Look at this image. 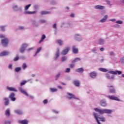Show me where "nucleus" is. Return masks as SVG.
<instances>
[{"label": "nucleus", "instance_id": "nucleus-58", "mask_svg": "<svg viewBox=\"0 0 124 124\" xmlns=\"http://www.w3.org/2000/svg\"><path fill=\"white\" fill-rule=\"evenodd\" d=\"M19 30H24V27H19Z\"/></svg>", "mask_w": 124, "mask_h": 124}, {"label": "nucleus", "instance_id": "nucleus-14", "mask_svg": "<svg viewBox=\"0 0 124 124\" xmlns=\"http://www.w3.org/2000/svg\"><path fill=\"white\" fill-rule=\"evenodd\" d=\"M15 113L17 114V115H22V114H23V111L20 109H16L15 110Z\"/></svg>", "mask_w": 124, "mask_h": 124}, {"label": "nucleus", "instance_id": "nucleus-51", "mask_svg": "<svg viewBox=\"0 0 124 124\" xmlns=\"http://www.w3.org/2000/svg\"><path fill=\"white\" fill-rule=\"evenodd\" d=\"M40 22L41 23H46V20H45L44 19H41V20H40Z\"/></svg>", "mask_w": 124, "mask_h": 124}, {"label": "nucleus", "instance_id": "nucleus-5", "mask_svg": "<svg viewBox=\"0 0 124 124\" xmlns=\"http://www.w3.org/2000/svg\"><path fill=\"white\" fill-rule=\"evenodd\" d=\"M109 73H110V74H113V75H117V74H118V75H121L123 72L121 71L116 70V71H110Z\"/></svg>", "mask_w": 124, "mask_h": 124}, {"label": "nucleus", "instance_id": "nucleus-8", "mask_svg": "<svg viewBox=\"0 0 124 124\" xmlns=\"http://www.w3.org/2000/svg\"><path fill=\"white\" fill-rule=\"evenodd\" d=\"M19 91L21 93H23L25 95H26V96H29V94H28V93L25 91V90L23 89L22 88H19Z\"/></svg>", "mask_w": 124, "mask_h": 124}, {"label": "nucleus", "instance_id": "nucleus-7", "mask_svg": "<svg viewBox=\"0 0 124 124\" xmlns=\"http://www.w3.org/2000/svg\"><path fill=\"white\" fill-rule=\"evenodd\" d=\"M19 91L21 93H23L25 95H26V96H29V94H28V93L25 91V90L23 89L22 88H19Z\"/></svg>", "mask_w": 124, "mask_h": 124}, {"label": "nucleus", "instance_id": "nucleus-59", "mask_svg": "<svg viewBox=\"0 0 124 124\" xmlns=\"http://www.w3.org/2000/svg\"><path fill=\"white\" fill-rule=\"evenodd\" d=\"M110 55L111 56H114V52H110Z\"/></svg>", "mask_w": 124, "mask_h": 124}, {"label": "nucleus", "instance_id": "nucleus-36", "mask_svg": "<svg viewBox=\"0 0 124 124\" xmlns=\"http://www.w3.org/2000/svg\"><path fill=\"white\" fill-rule=\"evenodd\" d=\"M21 67H16L15 69V71L16 72H19L21 70Z\"/></svg>", "mask_w": 124, "mask_h": 124}, {"label": "nucleus", "instance_id": "nucleus-62", "mask_svg": "<svg viewBox=\"0 0 124 124\" xmlns=\"http://www.w3.org/2000/svg\"><path fill=\"white\" fill-rule=\"evenodd\" d=\"M62 85H63V86H65V83L63 82H61Z\"/></svg>", "mask_w": 124, "mask_h": 124}, {"label": "nucleus", "instance_id": "nucleus-63", "mask_svg": "<svg viewBox=\"0 0 124 124\" xmlns=\"http://www.w3.org/2000/svg\"><path fill=\"white\" fill-rule=\"evenodd\" d=\"M58 88H59V89H62V86H59L58 87Z\"/></svg>", "mask_w": 124, "mask_h": 124}, {"label": "nucleus", "instance_id": "nucleus-48", "mask_svg": "<svg viewBox=\"0 0 124 124\" xmlns=\"http://www.w3.org/2000/svg\"><path fill=\"white\" fill-rule=\"evenodd\" d=\"M0 29H1V31H4L5 30H4V28L5 27L4 26H0Z\"/></svg>", "mask_w": 124, "mask_h": 124}, {"label": "nucleus", "instance_id": "nucleus-6", "mask_svg": "<svg viewBox=\"0 0 124 124\" xmlns=\"http://www.w3.org/2000/svg\"><path fill=\"white\" fill-rule=\"evenodd\" d=\"M15 93H12L9 96V98L11 99V101H15L16 100V98L15 97Z\"/></svg>", "mask_w": 124, "mask_h": 124}, {"label": "nucleus", "instance_id": "nucleus-60", "mask_svg": "<svg viewBox=\"0 0 124 124\" xmlns=\"http://www.w3.org/2000/svg\"><path fill=\"white\" fill-rule=\"evenodd\" d=\"M70 17H72V18H73V17H74V15L73 14H71Z\"/></svg>", "mask_w": 124, "mask_h": 124}, {"label": "nucleus", "instance_id": "nucleus-57", "mask_svg": "<svg viewBox=\"0 0 124 124\" xmlns=\"http://www.w3.org/2000/svg\"><path fill=\"white\" fill-rule=\"evenodd\" d=\"M100 51H101V52H103V51H104V48L102 47L100 48Z\"/></svg>", "mask_w": 124, "mask_h": 124}, {"label": "nucleus", "instance_id": "nucleus-16", "mask_svg": "<svg viewBox=\"0 0 124 124\" xmlns=\"http://www.w3.org/2000/svg\"><path fill=\"white\" fill-rule=\"evenodd\" d=\"M18 123L21 124H28L29 123V121L27 120H24L22 121H18Z\"/></svg>", "mask_w": 124, "mask_h": 124}, {"label": "nucleus", "instance_id": "nucleus-41", "mask_svg": "<svg viewBox=\"0 0 124 124\" xmlns=\"http://www.w3.org/2000/svg\"><path fill=\"white\" fill-rule=\"evenodd\" d=\"M26 83H27V81L25 80L24 81H22L20 83V86H24V85H25L26 84Z\"/></svg>", "mask_w": 124, "mask_h": 124}, {"label": "nucleus", "instance_id": "nucleus-55", "mask_svg": "<svg viewBox=\"0 0 124 124\" xmlns=\"http://www.w3.org/2000/svg\"><path fill=\"white\" fill-rule=\"evenodd\" d=\"M8 68H10L11 69H12V64H10L8 66Z\"/></svg>", "mask_w": 124, "mask_h": 124}, {"label": "nucleus", "instance_id": "nucleus-53", "mask_svg": "<svg viewBox=\"0 0 124 124\" xmlns=\"http://www.w3.org/2000/svg\"><path fill=\"white\" fill-rule=\"evenodd\" d=\"M11 124V122H10V121H6L4 122V124Z\"/></svg>", "mask_w": 124, "mask_h": 124}, {"label": "nucleus", "instance_id": "nucleus-38", "mask_svg": "<svg viewBox=\"0 0 124 124\" xmlns=\"http://www.w3.org/2000/svg\"><path fill=\"white\" fill-rule=\"evenodd\" d=\"M40 51H41V47H39L37 49V51L35 53V56H36V55H37L39 53V52H40Z\"/></svg>", "mask_w": 124, "mask_h": 124}, {"label": "nucleus", "instance_id": "nucleus-47", "mask_svg": "<svg viewBox=\"0 0 124 124\" xmlns=\"http://www.w3.org/2000/svg\"><path fill=\"white\" fill-rule=\"evenodd\" d=\"M65 61H66V57H63L62 58V62H64Z\"/></svg>", "mask_w": 124, "mask_h": 124}, {"label": "nucleus", "instance_id": "nucleus-26", "mask_svg": "<svg viewBox=\"0 0 124 124\" xmlns=\"http://www.w3.org/2000/svg\"><path fill=\"white\" fill-rule=\"evenodd\" d=\"M73 52L74 54H77L78 52V49L75 47V46H73Z\"/></svg>", "mask_w": 124, "mask_h": 124}, {"label": "nucleus", "instance_id": "nucleus-31", "mask_svg": "<svg viewBox=\"0 0 124 124\" xmlns=\"http://www.w3.org/2000/svg\"><path fill=\"white\" fill-rule=\"evenodd\" d=\"M99 70H100V71H102V72H107L108 71V70L103 68H100Z\"/></svg>", "mask_w": 124, "mask_h": 124}, {"label": "nucleus", "instance_id": "nucleus-56", "mask_svg": "<svg viewBox=\"0 0 124 124\" xmlns=\"http://www.w3.org/2000/svg\"><path fill=\"white\" fill-rule=\"evenodd\" d=\"M106 2L108 3V4H109L110 5V1L107 0Z\"/></svg>", "mask_w": 124, "mask_h": 124}, {"label": "nucleus", "instance_id": "nucleus-35", "mask_svg": "<svg viewBox=\"0 0 124 124\" xmlns=\"http://www.w3.org/2000/svg\"><path fill=\"white\" fill-rule=\"evenodd\" d=\"M31 4H29L25 6L24 7L25 10H28V9H29V8H30V7H31Z\"/></svg>", "mask_w": 124, "mask_h": 124}, {"label": "nucleus", "instance_id": "nucleus-9", "mask_svg": "<svg viewBox=\"0 0 124 124\" xmlns=\"http://www.w3.org/2000/svg\"><path fill=\"white\" fill-rule=\"evenodd\" d=\"M3 100L4 101V104L5 106H7L9 105V99L8 98L4 97Z\"/></svg>", "mask_w": 124, "mask_h": 124}, {"label": "nucleus", "instance_id": "nucleus-12", "mask_svg": "<svg viewBox=\"0 0 124 124\" xmlns=\"http://www.w3.org/2000/svg\"><path fill=\"white\" fill-rule=\"evenodd\" d=\"M70 49V48L68 47V48H66L65 49L63 50L62 52V55H66V54H67V53H68V52L69 51Z\"/></svg>", "mask_w": 124, "mask_h": 124}, {"label": "nucleus", "instance_id": "nucleus-19", "mask_svg": "<svg viewBox=\"0 0 124 124\" xmlns=\"http://www.w3.org/2000/svg\"><path fill=\"white\" fill-rule=\"evenodd\" d=\"M106 78L108 79H110V80H113V79H114V78H115V76H110V75L109 74H107L106 75Z\"/></svg>", "mask_w": 124, "mask_h": 124}, {"label": "nucleus", "instance_id": "nucleus-49", "mask_svg": "<svg viewBox=\"0 0 124 124\" xmlns=\"http://www.w3.org/2000/svg\"><path fill=\"white\" fill-rule=\"evenodd\" d=\"M61 75V74L59 73L58 75H56V80H58V79H59V77H60Z\"/></svg>", "mask_w": 124, "mask_h": 124}, {"label": "nucleus", "instance_id": "nucleus-42", "mask_svg": "<svg viewBox=\"0 0 124 124\" xmlns=\"http://www.w3.org/2000/svg\"><path fill=\"white\" fill-rule=\"evenodd\" d=\"M74 84L76 86V87H78V81L76 80L74 81Z\"/></svg>", "mask_w": 124, "mask_h": 124}, {"label": "nucleus", "instance_id": "nucleus-29", "mask_svg": "<svg viewBox=\"0 0 124 124\" xmlns=\"http://www.w3.org/2000/svg\"><path fill=\"white\" fill-rule=\"evenodd\" d=\"M101 106H103V107H106V106H107V104H106V102L101 101Z\"/></svg>", "mask_w": 124, "mask_h": 124}, {"label": "nucleus", "instance_id": "nucleus-40", "mask_svg": "<svg viewBox=\"0 0 124 124\" xmlns=\"http://www.w3.org/2000/svg\"><path fill=\"white\" fill-rule=\"evenodd\" d=\"M27 64H26V63H24L22 65L23 69L25 70L26 69V68H27Z\"/></svg>", "mask_w": 124, "mask_h": 124}, {"label": "nucleus", "instance_id": "nucleus-10", "mask_svg": "<svg viewBox=\"0 0 124 124\" xmlns=\"http://www.w3.org/2000/svg\"><path fill=\"white\" fill-rule=\"evenodd\" d=\"M95 9H99V10H102L104 9V6H101V5H97L95 6Z\"/></svg>", "mask_w": 124, "mask_h": 124}, {"label": "nucleus", "instance_id": "nucleus-23", "mask_svg": "<svg viewBox=\"0 0 124 124\" xmlns=\"http://www.w3.org/2000/svg\"><path fill=\"white\" fill-rule=\"evenodd\" d=\"M35 13H36V11H33V12L26 11L24 12V14H28V15L35 14Z\"/></svg>", "mask_w": 124, "mask_h": 124}, {"label": "nucleus", "instance_id": "nucleus-30", "mask_svg": "<svg viewBox=\"0 0 124 124\" xmlns=\"http://www.w3.org/2000/svg\"><path fill=\"white\" fill-rule=\"evenodd\" d=\"M49 13H50V12H49L48 11H43L41 12V14L42 15H45L46 14H49Z\"/></svg>", "mask_w": 124, "mask_h": 124}, {"label": "nucleus", "instance_id": "nucleus-18", "mask_svg": "<svg viewBox=\"0 0 124 124\" xmlns=\"http://www.w3.org/2000/svg\"><path fill=\"white\" fill-rule=\"evenodd\" d=\"M5 115L7 117H9L10 116V110H9V108H7L5 112Z\"/></svg>", "mask_w": 124, "mask_h": 124}, {"label": "nucleus", "instance_id": "nucleus-4", "mask_svg": "<svg viewBox=\"0 0 124 124\" xmlns=\"http://www.w3.org/2000/svg\"><path fill=\"white\" fill-rule=\"evenodd\" d=\"M108 97L111 100H116V101H120V99L116 96L108 95Z\"/></svg>", "mask_w": 124, "mask_h": 124}, {"label": "nucleus", "instance_id": "nucleus-15", "mask_svg": "<svg viewBox=\"0 0 124 124\" xmlns=\"http://www.w3.org/2000/svg\"><path fill=\"white\" fill-rule=\"evenodd\" d=\"M94 117L95 118L97 123L98 124H101L100 122H99V120H98V118L97 117V114L95 113H93Z\"/></svg>", "mask_w": 124, "mask_h": 124}, {"label": "nucleus", "instance_id": "nucleus-2", "mask_svg": "<svg viewBox=\"0 0 124 124\" xmlns=\"http://www.w3.org/2000/svg\"><path fill=\"white\" fill-rule=\"evenodd\" d=\"M0 38H4L1 40V42L3 47H6L8 44V39L5 38V36L2 34H0Z\"/></svg>", "mask_w": 124, "mask_h": 124}, {"label": "nucleus", "instance_id": "nucleus-27", "mask_svg": "<svg viewBox=\"0 0 124 124\" xmlns=\"http://www.w3.org/2000/svg\"><path fill=\"white\" fill-rule=\"evenodd\" d=\"M7 90L10 91L11 92H17V90L15 89V88L12 87H8Z\"/></svg>", "mask_w": 124, "mask_h": 124}, {"label": "nucleus", "instance_id": "nucleus-46", "mask_svg": "<svg viewBox=\"0 0 124 124\" xmlns=\"http://www.w3.org/2000/svg\"><path fill=\"white\" fill-rule=\"evenodd\" d=\"M69 67H70V68H74V64H70L69 65Z\"/></svg>", "mask_w": 124, "mask_h": 124}, {"label": "nucleus", "instance_id": "nucleus-33", "mask_svg": "<svg viewBox=\"0 0 124 124\" xmlns=\"http://www.w3.org/2000/svg\"><path fill=\"white\" fill-rule=\"evenodd\" d=\"M13 9L15 11H18V10H19V8H18L17 5H15L13 7Z\"/></svg>", "mask_w": 124, "mask_h": 124}, {"label": "nucleus", "instance_id": "nucleus-34", "mask_svg": "<svg viewBox=\"0 0 124 124\" xmlns=\"http://www.w3.org/2000/svg\"><path fill=\"white\" fill-rule=\"evenodd\" d=\"M78 72L79 73H83L84 72V68H79L78 69Z\"/></svg>", "mask_w": 124, "mask_h": 124}, {"label": "nucleus", "instance_id": "nucleus-45", "mask_svg": "<svg viewBox=\"0 0 124 124\" xmlns=\"http://www.w3.org/2000/svg\"><path fill=\"white\" fill-rule=\"evenodd\" d=\"M70 72V68H67L66 69L65 72L68 73Z\"/></svg>", "mask_w": 124, "mask_h": 124}, {"label": "nucleus", "instance_id": "nucleus-52", "mask_svg": "<svg viewBox=\"0 0 124 124\" xmlns=\"http://www.w3.org/2000/svg\"><path fill=\"white\" fill-rule=\"evenodd\" d=\"M121 62L122 63H124V58H122L121 59Z\"/></svg>", "mask_w": 124, "mask_h": 124}, {"label": "nucleus", "instance_id": "nucleus-50", "mask_svg": "<svg viewBox=\"0 0 124 124\" xmlns=\"http://www.w3.org/2000/svg\"><path fill=\"white\" fill-rule=\"evenodd\" d=\"M117 24H123V21H121V20H118L117 21H116Z\"/></svg>", "mask_w": 124, "mask_h": 124}, {"label": "nucleus", "instance_id": "nucleus-37", "mask_svg": "<svg viewBox=\"0 0 124 124\" xmlns=\"http://www.w3.org/2000/svg\"><path fill=\"white\" fill-rule=\"evenodd\" d=\"M50 90L52 93H55V92L58 91V89L55 88H50Z\"/></svg>", "mask_w": 124, "mask_h": 124}, {"label": "nucleus", "instance_id": "nucleus-13", "mask_svg": "<svg viewBox=\"0 0 124 124\" xmlns=\"http://www.w3.org/2000/svg\"><path fill=\"white\" fill-rule=\"evenodd\" d=\"M108 88H111L109 89V92L111 93H116V91L115 90V89H114V87L113 86H108Z\"/></svg>", "mask_w": 124, "mask_h": 124}, {"label": "nucleus", "instance_id": "nucleus-17", "mask_svg": "<svg viewBox=\"0 0 124 124\" xmlns=\"http://www.w3.org/2000/svg\"><path fill=\"white\" fill-rule=\"evenodd\" d=\"M9 53L7 51H3L0 53V57H2L3 56H7L8 55Z\"/></svg>", "mask_w": 124, "mask_h": 124}, {"label": "nucleus", "instance_id": "nucleus-64", "mask_svg": "<svg viewBox=\"0 0 124 124\" xmlns=\"http://www.w3.org/2000/svg\"><path fill=\"white\" fill-rule=\"evenodd\" d=\"M31 50H32V48H30L28 49V51H31Z\"/></svg>", "mask_w": 124, "mask_h": 124}, {"label": "nucleus", "instance_id": "nucleus-54", "mask_svg": "<svg viewBox=\"0 0 124 124\" xmlns=\"http://www.w3.org/2000/svg\"><path fill=\"white\" fill-rule=\"evenodd\" d=\"M53 28L54 29H57V24H54L53 25Z\"/></svg>", "mask_w": 124, "mask_h": 124}, {"label": "nucleus", "instance_id": "nucleus-32", "mask_svg": "<svg viewBox=\"0 0 124 124\" xmlns=\"http://www.w3.org/2000/svg\"><path fill=\"white\" fill-rule=\"evenodd\" d=\"M99 43L100 45H102L104 44V40L102 39H99Z\"/></svg>", "mask_w": 124, "mask_h": 124}, {"label": "nucleus", "instance_id": "nucleus-21", "mask_svg": "<svg viewBox=\"0 0 124 124\" xmlns=\"http://www.w3.org/2000/svg\"><path fill=\"white\" fill-rule=\"evenodd\" d=\"M46 38V36L45 35V34H43L42 36L41 39L40 40V41H39V44H40V43H41L42 42H43V40H44V39H45Z\"/></svg>", "mask_w": 124, "mask_h": 124}, {"label": "nucleus", "instance_id": "nucleus-22", "mask_svg": "<svg viewBox=\"0 0 124 124\" xmlns=\"http://www.w3.org/2000/svg\"><path fill=\"white\" fill-rule=\"evenodd\" d=\"M107 18H108V16L106 15L103 19L100 20L101 23H104L105 22H106V19H107Z\"/></svg>", "mask_w": 124, "mask_h": 124}, {"label": "nucleus", "instance_id": "nucleus-61", "mask_svg": "<svg viewBox=\"0 0 124 124\" xmlns=\"http://www.w3.org/2000/svg\"><path fill=\"white\" fill-rule=\"evenodd\" d=\"M110 21H111V22H115V21H116V19H111Z\"/></svg>", "mask_w": 124, "mask_h": 124}, {"label": "nucleus", "instance_id": "nucleus-28", "mask_svg": "<svg viewBox=\"0 0 124 124\" xmlns=\"http://www.w3.org/2000/svg\"><path fill=\"white\" fill-rule=\"evenodd\" d=\"M56 43L59 44L60 46H62V40H58L56 41Z\"/></svg>", "mask_w": 124, "mask_h": 124}, {"label": "nucleus", "instance_id": "nucleus-25", "mask_svg": "<svg viewBox=\"0 0 124 124\" xmlns=\"http://www.w3.org/2000/svg\"><path fill=\"white\" fill-rule=\"evenodd\" d=\"M97 118H98V120L99 119V120H100V121L101 122H105L106 120H105V117H104V116H101V117H98L97 116Z\"/></svg>", "mask_w": 124, "mask_h": 124}, {"label": "nucleus", "instance_id": "nucleus-20", "mask_svg": "<svg viewBox=\"0 0 124 124\" xmlns=\"http://www.w3.org/2000/svg\"><path fill=\"white\" fill-rule=\"evenodd\" d=\"M59 57H60V50L58 49L57 52L56 53V55H55V57L54 58L55 61L57 60V59H58V58H59Z\"/></svg>", "mask_w": 124, "mask_h": 124}, {"label": "nucleus", "instance_id": "nucleus-44", "mask_svg": "<svg viewBox=\"0 0 124 124\" xmlns=\"http://www.w3.org/2000/svg\"><path fill=\"white\" fill-rule=\"evenodd\" d=\"M44 104H47V103H48V100L47 99H45L43 101Z\"/></svg>", "mask_w": 124, "mask_h": 124}, {"label": "nucleus", "instance_id": "nucleus-1", "mask_svg": "<svg viewBox=\"0 0 124 124\" xmlns=\"http://www.w3.org/2000/svg\"><path fill=\"white\" fill-rule=\"evenodd\" d=\"M94 110V111H95V112H97L98 113H99V114H101V115H102L103 114H112V112H113L112 110L108 109H99L98 108H95Z\"/></svg>", "mask_w": 124, "mask_h": 124}, {"label": "nucleus", "instance_id": "nucleus-43", "mask_svg": "<svg viewBox=\"0 0 124 124\" xmlns=\"http://www.w3.org/2000/svg\"><path fill=\"white\" fill-rule=\"evenodd\" d=\"M78 62V58L75 59V60L72 61V62L74 63V62Z\"/></svg>", "mask_w": 124, "mask_h": 124}, {"label": "nucleus", "instance_id": "nucleus-24", "mask_svg": "<svg viewBox=\"0 0 124 124\" xmlns=\"http://www.w3.org/2000/svg\"><path fill=\"white\" fill-rule=\"evenodd\" d=\"M90 77H91V78H95V77H96V73L93 72L91 73Z\"/></svg>", "mask_w": 124, "mask_h": 124}, {"label": "nucleus", "instance_id": "nucleus-39", "mask_svg": "<svg viewBox=\"0 0 124 124\" xmlns=\"http://www.w3.org/2000/svg\"><path fill=\"white\" fill-rule=\"evenodd\" d=\"M19 56L18 55H16V57L14 59V61L17 62V61L19 60Z\"/></svg>", "mask_w": 124, "mask_h": 124}, {"label": "nucleus", "instance_id": "nucleus-3", "mask_svg": "<svg viewBox=\"0 0 124 124\" xmlns=\"http://www.w3.org/2000/svg\"><path fill=\"white\" fill-rule=\"evenodd\" d=\"M28 47L27 44H23L22 45L21 47L19 49L20 53H24L26 51V48Z\"/></svg>", "mask_w": 124, "mask_h": 124}, {"label": "nucleus", "instance_id": "nucleus-11", "mask_svg": "<svg viewBox=\"0 0 124 124\" xmlns=\"http://www.w3.org/2000/svg\"><path fill=\"white\" fill-rule=\"evenodd\" d=\"M68 94V99H72V98H75V95L72 93H67Z\"/></svg>", "mask_w": 124, "mask_h": 124}]
</instances>
